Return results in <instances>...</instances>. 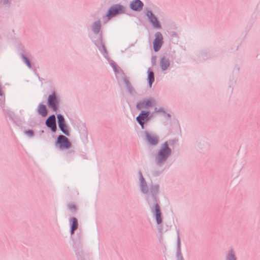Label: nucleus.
<instances>
[{"label":"nucleus","mask_w":260,"mask_h":260,"mask_svg":"<svg viewBox=\"0 0 260 260\" xmlns=\"http://www.w3.org/2000/svg\"><path fill=\"white\" fill-rule=\"evenodd\" d=\"M46 124L47 126L50 127L52 131L55 132L56 129L55 115H52L49 117L46 121Z\"/></svg>","instance_id":"8"},{"label":"nucleus","mask_w":260,"mask_h":260,"mask_svg":"<svg viewBox=\"0 0 260 260\" xmlns=\"http://www.w3.org/2000/svg\"><path fill=\"white\" fill-rule=\"evenodd\" d=\"M38 112L43 117H45L47 115V111L46 106L43 104L39 105Z\"/></svg>","instance_id":"13"},{"label":"nucleus","mask_w":260,"mask_h":260,"mask_svg":"<svg viewBox=\"0 0 260 260\" xmlns=\"http://www.w3.org/2000/svg\"><path fill=\"white\" fill-rule=\"evenodd\" d=\"M146 137L148 143L151 145H156L158 142L157 138L153 135L146 133Z\"/></svg>","instance_id":"11"},{"label":"nucleus","mask_w":260,"mask_h":260,"mask_svg":"<svg viewBox=\"0 0 260 260\" xmlns=\"http://www.w3.org/2000/svg\"><path fill=\"white\" fill-rule=\"evenodd\" d=\"M162 36L160 32L155 34V39L153 42V48L155 51H157L160 48L162 44Z\"/></svg>","instance_id":"7"},{"label":"nucleus","mask_w":260,"mask_h":260,"mask_svg":"<svg viewBox=\"0 0 260 260\" xmlns=\"http://www.w3.org/2000/svg\"><path fill=\"white\" fill-rule=\"evenodd\" d=\"M228 260H236V258L234 256V252L232 250L230 251L227 257Z\"/></svg>","instance_id":"19"},{"label":"nucleus","mask_w":260,"mask_h":260,"mask_svg":"<svg viewBox=\"0 0 260 260\" xmlns=\"http://www.w3.org/2000/svg\"><path fill=\"white\" fill-rule=\"evenodd\" d=\"M154 105V101L152 99H146L138 103L137 107L139 110L148 109Z\"/></svg>","instance_id":"4"},{"label":"nucleus","mask_w":260,"mask_h":260,"mask_svg":"<svg viewBox=\"0 0 260 260\" xmlns=\"http://www.w3.org/2000/svg\"><path fill=\"white\" fill-rule=\"evenodd\" d=\"M160 64L163 70H166L170 66L169 59L166 57H162L160 60Z\"/></svg>","instance_id":"12"},{"label":"nucleus","mask_w":260,"mask_h":260,"mask_svg":"<svg viewBox=\"0 0 260 260\" xmlns=\"http://www.w3.org/2000/svg\"><path fill=\"white\" fill-rule=\"evenodd\" d=\"M148 80L149 82V84L150 87H151L152 83L154 82V73L152 71H150L148 73Z\"/></svg>","instance_id":"16"},{"label":"nucleus","mask_w":260,"mask_h":260,"mask_svg":"<svg viewBox=\"0 0 260 260\" xmlns=\"http://www.w3.org/2000/svg\"><path fill=\"white\" fill-rule=\"evenodd\" d=\"M148 113L147 112L142 111L139 116L137 117V120L141 125L142 128H144V123L145 121L147 120Z\"/></svg>","instance_id":"9"},{"label":"nucleus","mask_w":260,"mask_h":260,"mask_svg":"<svg viewBox=\"0 0 260 260\" xmlns=\"http://www.w3.org/2000/svg\"><path fill=\"white\" fill-rule=\"evenodd\" d=\"M22 57H23V59L24 61H25V62L27 65V66L29 68H31V65H30V63L28 59V58L24 56H23Z\"/></svg>","instance_id":"20"},{"label":"nucleus","mask_w":260,"mask_h":260,"mask_svg":"<svg viewBox=\"0 0 260 260\" xmlns=\"http://www.w3.org/2000/svg\"><path fill=\"white\" fill-rule=\"evenodd\" d=\"M142 191H143V192H145V188H144V186L142 187Z\"/></svg>","instance_id":"24"},{"label":"nucleus","mask_w":260,"mask_h":260,"mask_svg":"<svg viewBox=\"0 0 260 260\" xmlns=\"http://www.w3.org/2000/svg\"><path fill=\"white\" fill-rule=\"evenodd\" d=\"M56 143L59 147L62 149H67L71 146V143L69 142L68 139L63 135H60L58 137Z\"/></svg>","instance_id":"2"},{"label":"nucleus","mask_w":260,"mask_h":260,"mask_svg":"<svg viewBox=\"0 0 260 260\" xmlns=\"http://www.w3.org/2000/svg\"><path fill=\"white\" fill-rule=\"evenodd\" d=\"M147 16L150 19L152 17L154 16L151 12L148 11L147 13Z\"/></svg>","instance_id":"21"},{"label":"nucleus","mask_w":260,"mask_h":260,"mask_svg":"<svg viewBox=\"0 0 260 260\" xmlns=\"http://www.w3.org/2000/svg\"><path fill=\"white\" fill-rule=\"evenodd\" d=\"M143 6V3L140 0H135L133 1L131 5V8L135 11L140 10Z\"/></svg>","instance_id":"10"},{"label":"nucleus","mask_w":260,"mask_h":260,"mask_svg":"<svg viewBox=\"0 0 260 260\" xmlns=\"http://www.w3.org/2000/svg\"><path fill=\"white\" fill-rule=\"evenodd\" d=\"M155 213H156V220L158 224H160L162 219L161 218V213L159 209V207L158 204L155 205Z\"/></svg>","instance_id":"14"},{"label":"nucleus","mask_w":260,"mask_h":260,"mask_svg":"<svg viewBox=\"0 0 260 260\" xmlns=\"http://www.w3.org/2000/svg\"><path fill=\"white\" fill-rule=\"evenodd\" d=\"M48 104L53 111H56L58 108V102L54 93L50 95L48 99Z\"/></svg>","instance_id":"6"},{"label":"nucleus","mask_w":260,"mask_h":260,"mask_svg":"<svg viewBox=\"0 0 260 260\" xmlns=\"http://www.w3.org/2000/svg\"><path fill=\"white\" fill-rule=\"evenodd\" d=\"M123 8L122 6L116 5L111 7L107 14L109 18L114 17L116 14L123 12Z\"/></svg>","instance_id":"3"},{"label":"nucleus","mask_w":260,"mask_h":260,"mask_svg":"<svg viewBox=\"0 0 260 260\" xmlns=\"http://www.w3.org/2000/svg\"><path fill=\"white\" fill-rule=\"evenodd\" d=\"M70 208L71 209H75V206L74 205H71V206H70Z\"/></svg>","instance_id":"22"},{"label":"nucleus","mask_w":260,"mask_h":260,"mask_svg":"<svg viewBox=\"0 0 260 260\" xmlns=\"http://www.w3.org/2000/svg\"><path fill=\"white\" fill-rule=\"evenodd\" d=\"M57 119L58 126L60 129L65 135L68 136L69 135V133L63 117L59 114L57 115Z\"/></svg>","instance_id":"5"},{"label":"nucleus","mask_w":260,"mask_h":260,"mask_svg":"<svg viewBox=\"0 0 260 260\" xmlns=\"http://www.w3.org/2000/svg\"><path fill=\"white\" fill-rule=\"evenodd\" d=\"M150 20L151 22H152V23L153 24L154 27H156V28H160V25H159L158 22L157 21V20L155 17H154V16L152 17L150 19Z\"/></svg>","instance_id":"17"},{"label":"nucleus","mask_w":260,"mask_h":260,"mask_svg":"<svg viewBox=\"0 0 260 260\" xmlns=\"http://www.w3.org/2000/svg\"><path fill=\"white\" fill-rule=\"evenodd\" d=\"M140 176H141V179L142 180V181H144V178L142 176V175L141 174H140Z\"/></svg>","instance_id":"23"},{"label":"nucleus","mask_w":260,"mask_h":260,"mask_svg":"<svg viewBox=\"0 0 260 260\" xmlns=\"http://www.w3.org/2000/svg\"><path fill=\"white\" fill-rule=\"evenodd\" d=\"M100 26H101V25H100V21L95 22L93 26V31L96 33L98 32L100 30Z\"/></svg>","instance_id":"18"},{"label":"nucleus","mask_w":260,"mask_h":260,"mask_svg":"<svg viewBox=\"0 0 260 260\" xmlns=\"http://www.w3.org/2000/svg\"><path fill=\"white\" fill-rule=\"evenodd\" d=\"M170 153L171 149L169 148L168 144L165 143L156 157L157 162L160 164L164 161Z\"/></svg>","instance_id":"1"},{"label":"nucleus","mask_w":260,"mask_h":260,"mask_svg":"<svg viewBox=\"0 0 260 260\" xmlns=\"http://www.w3.org/2000/svg\"><path fill=\"white\" fill-rule=\"evenodd\" d=\"M71 221L72 222L71 225V234H73L74 231L78 228V223L77 219L75 217L72 218Z\"/></svg>","instance_id":"15"},{"label":"nucleus","mask_w":260,"mask_h":260,"mask_svg":"<svg viewBox=\"0 0 260 260\" xmlns=\"http://www.w3.org/2000/svg\"><path fill=\"white\" fill-rule=\"evenodd\" d=\"M0 95H2V92H1V90H0Z\"/></svg>","instance_id":"26"},{"label":"nucleus","mask_w":260,"mask_h":260,"mask_svg":"<svg viewBox=\"0 0 260 260\" xmlns=\"http://www.w3.org/2000/svg\"><path fill=\"white\" fill-rule=\"evenodd\" d=\"M28 133H29V135H32V133L31 131H29V132H28Z\"/></svg>","instance_id":"25"}]
</instances>
